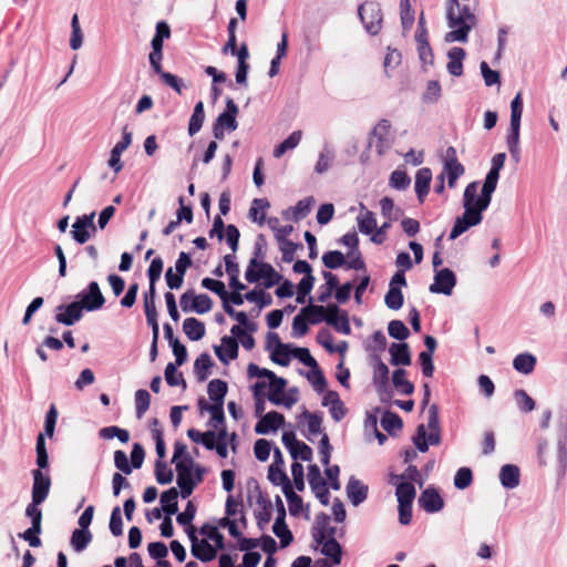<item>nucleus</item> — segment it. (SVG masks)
<instances>
[{"label": "nucleus", "instance_id": "1", "mask_svg": "<svg viewBox=\"0 0 567 567\" xmlns=\"http://www.w3.org/2000/svg\"><path fill=\"white\" fill-rule=\"evenodd\" d=\"M497 184L485 177L481 195H478V183H470L463 194L464 213L455 219L454 226L450 233V239H456L468 228L481 224L483 212L488 207L492 200V194Z\"/></svg>", "mask_w": 567, "mask_h": 567}, {"label": "nucleus", "instance_id": "2", "mask_svg": "<svg viewBox=\"0 0 567 567\" xmlns=\"http://www.w3.org/2000/svg\"><path fill=\"white\" fill-rule=\"evenodd\" d=\"M456 10H460V2L457 0H447L446 19L452 31L446 33L445 41L467 42L468 33L474 24L466 20L464 16L457 13Z\"/></svg>", "mask_w": 567, "mask_h": 567}, {"label": "nucleus", "instance_id": "3", "mask_svg": "<svg viewBox=\"0 0 567 567\" xmlns=\"http://www.w3.org/2000/svg\"><path fill=\"white\" fill-rule=\"evenodd\" d=\"M245 278L249 284L258 282L264 279V286L266 288H271L282 279L281 275H279L270 264L256 259H250L245 272Z\"/></svg>", "mask_w": 567, "mask_h": 567}, {"label": "nucleus", "instance_id": "4", "mask_svg": "<svg viewBox=\"0 0 567 567\" xmlns=\"http://www.w3.org/2000/svg\"><path fill=\"white\" fill-rule=\"evenodd\" d=\"M239 110L233 99L226 100V110L218 115L214 125L213 134L216 140H223L225 136V128L228 131H235L237 128L236 116Z\"/></svg>", "mask_w": 567, "mask_h": 567}, {"label": "nucleus", "instance_id": "5", "mask_svg": "<svg viewBox=\"0 0 567 567\" xmlns=\"http://www.w3.org/2000/svg\"><path fill=\"white\" fill-rule=\"evenodd\" d=\"M391 124L388 120L382 118L378 122L371 132L369 145L374 147L377 153L382 155L390 146Z\"/></svg>", "mask_w": 567, "mask_h": 567}, {"label": "nucleus", "instance_id": "6", "mask_svg": "<svg viewBox=\"0 0 567 567\" xmlns=\"http://www.w3.org/2000/svg\"><path fill=\"white\" fill-rule=\"evenodd\" d=\"M358 13L367 32L375 35L381 31L382 13L380 9H377L374 6L365 7L361 4Z\"/></svg>", "mask_w": 567, "mask_h": 567}, {"label": "nucleus", "instance_id": "7", "mask_svg": "<svg viewBox=\"0 0 567 567\" xmlns=\"http://www.w3.org/2000/svg\"><path fill=\"white\" fill-rule=\"evenodd\" d=\"M456 285V277L449 268H443L436 271L434 282L430 286V291L433 293H444L450 296Z\"/></svg>", "mask_w": 567, "mask_h": 567}, {"label": "nucleus", "instance_id": "8", "mask_svg": "<svg viewBox=\"0 0 567 567\" xmlns=\"http://www.w3.org/2000/svg\"><path fill=\"white\" fill-rule=\"evenodd\" d=\"M324 321L328 324H331L340 333L347 336L351 333L349 318L346 312L340 315V309L337 305L331 303L327 306V316L324 317Z\"/></svg>", "mask_w": 567, "mask_h": 567}, {"label": "nucleus", "instance_id": "9", "mask_svg": "<svg viewBox=\"0 0 567 567\" xmlns=\"http://www.w3.org/2000/svg\"><path fill=\"white\" fill-rule=\"evenodd\" d=\"M41 470L39 467L32 471V501L43 503L50 492L51 478L49 475L43 474Z\"/></svg>", "mask_w": 567, "mask_h": 567}, {"label": "nucleus", "instance_id": "10", "mask_svg": "<svg viewBox=\"0 0 567 567\" xmlns=\"http://www.w3.org/2000/svg\"><path fill=\"white\" fill-rule=\"evenodd\" d=\"M419 506L426 513H436L444 507V499L434 487L425 488L419 497Z\"/></svg>", "mask_w": 567, "mask_h": 567}, {"label": "nucleus", "instance_id": "11", "mask_svg": "<svg viewBox=\"0 0 567 567\" xmlns=\"http://www.w3.org/2000/svg\"><path fill=\"white\" fill-rule=\"evenodd\" d=\"M80 302L83 305V309H86L87 311H94L103 307L105 298L96 281L89 284L87 292L82 295Z\"/></svg>", "mask_w": 567, "mask_h": 567}, {"label": "nucleus", "instance_id": "12", "mask_svg": "<svg viewBox=\"0 0 567 567\" xmlns=\"http://www.w3.org/2000/svg\"><path fill=\"white\" fill-rule=\"evenodd\" d=\"M58 310L55 320L59 323L72 326L82 318L83 305L79 301H73L68 306H59Z\"/></svg>", "mask_w": 567, "mask_h": 567}, {"label": "nucleus", "instance_id": "13", "mask_svg": "<svg viewBox=\"0 0 567 567\" xmlns=\"http://www.w3.org/2000/svg\"><path fill=\"white\" fill-rule=\"evenodd\" d=\"M336 527L330 526V516L326 513H319L316 516L315 525L312 527V537L316 543L324 540V538L333 537Z\"/></svg>", "mask_w": 567, "mask_h": 567}, {"label": "nucleus", "instance_id": "14", "mask_svg": "<svg viewBox=\"0 0 567 567\" xmlns=\"http://www.w3.org/2000/svg\"><path fill=\"white\" fill-rule=\"evenodd\" d=\"M268 339H275L276 348L272 350L270 354V359L276 364L281 367H287L290 363L291 350L290 346L282 343L278 333L268 332Z\"/></svg>", "mask_w": 567, "mask_h": 567}, {"label": "nucleus", "instance_id": "15", "mask_svg": "<svg viewBox=\"0 0 567 567\" xmlns=\"http://www.w3.org/2000/svg\"><path fill=\"white\" fill-rule=\"evenodd\" d=\"M285 423L282 414L276 411L268 412L257 422L255 432L257 434H267L270 431H277Z\"/></svg>", "mask_w": 567, "mask_h": 567}, {"label": "nucleus", "instance_id": "16", "mask_svg": "<svg viewBox=\"0 0 567 567\" xmlns=\"http://www.w3.org/2000/svg\"><path fill=\"white\" fill-rule=\"evenodd\" d=\"M221 344L225 347L226 353H224L220 346H215L214 351L217 358L223 362L227 363L229 360H235L238 357V342L236 338L225 336L221 338Z\"/></svg>", "mask_w": 567, "mask_h": 567}, {"label": "nucleus", "instance_id": "17", "mask_svg": "<svg viewBox=\"0 0 567 567\" xmlns=\"http://www.w3.org/2000/svg\"><path fill=\"white\" fill-rule=\"evenodd\" d=\"M368 486L361 481L351 477L347 484V495L352 505L358 506L367 499Z\"/></svg>", "mask_w": 567, "mask_h": 567}, {"label": "nucleus", "instance_id": "18", "mask_svg": "<svg viewBox=\"0 0 567 567\" xmlns=\"http://www.w3.org/2000/svg\"><path fill=\"white\" fill-rule=\"evenodd\" d=\"M431 181L432 172L430 168L423 167L416 172L414 187L420 203H423L424 198L429 194Z\"/></svg>", "mask_w": 567, "mask_h": 567}, {"label": "nucleus", "instance_id": "19", "mask_svg": "<svg viewBox=\"0 0 567 567\" xmlns=\"http://www.w3.org/2000/svg\"><path fill=\"white\" fill-rule=\"evenodd\" d=\"M193 467L194 460L189 455H186L183 460L176 462L177 485L197 484V482H194L192 473Z\"/></svg>", "mask_w": 567, "mask_h": 567}, {"label": "nucleus", "instance_id": "20", "mask_svg": "<svg viewBox=\"0 0 567 567\" xmlns=\"http://www.w3.org/2000/svg\"><path fill=\"white\" fill-rule=\"evenodd\" d=\"M389 352L391 354V363L393 365L411 364V352L408 343H392L389 348Z\"/></svg>", "mask_w": 567, "mask_h": 567}, {"label": "nucleus", "instance_id": "21", "mask_svg": "<svg viewBox=\"0 0 567 567\" xmlns=\"http://www.w3.org/2000/svg\"><path fill=\"white\" fill-rule=\"evenodd\" d=\"M317 544L321 545V553L332 561V565H340L342 559V548L336 540L334 536L324 538V540Z\"/></svg>", "mask_w": 567, "mask_h": 567}, {"label": "nucleus", "instance_id": "22", "mask_svg": "<svg viewBox=\"0 0 567 567\" xmlns=\"http://www.w3.org/2000/svg\"><path fill=\"white\" fill-rule=\"evenodd\" d=\"M447 71L454 76L463 74V60L466 55L464 49L454 47L449 51Z\"/></svg>", "mask_w": 567, "mask_h": 567}, {"label": "nucleus", "instance_id": "23", "mask_svg": "<svg viewBox=\"0 0 567 567\" xmlns=\"http://www.w3.org/2000/svg\"><path fill=\"white\" fill-rule=\"evenodd\" d=\"M427 427L430 430L429 442L432 445H437L441 441L439 408L432 404L429 409Z\"/></svg>", "mask_w": 567, "mask_h": 567}, {"label": "nucleus", "instance_id": "24", "mask_svg": "<svg viewBox=\"0 0 567 567\" xmlns=\"http://www.w3.org/2000/svg\"><path fill=\"white\" fill-rule=\"evenodd\" d=\"M217 549L208 543L207 539H202L197 544L192 545V554L202 561H210L216 558Z\"/></svg>", "mask_w": 567, "mask_h": 567}, {"label": "nucleus", "instance_id": "25", "mask_svg": "<svg viewBox=\"0 0 567 567\" xmlns=\"http://www.w3.org/2000/svg\"><path fill=\"white\" fill-rule=\"evenodd\" d=\"M183 331L192 341L200 340L206 332L204 322L196 318H186L183 322Z\"/></svg>", "mask_w": 567, "mask_h": 567}, {"label": "nucleus", "instance_id": "26", "mask_svg": "<svg viewBox=\"0 0 567 567\" xmlns=\"http://www.w3.org/2000/svg\"><path fill=\"white\" fill-rule=\"evenodd\" d=\"M214 361L207 352L202 353L194 362V373L199 382L207 380Z\"/></svg>", "mask_w": 567, "mask_h": 567}, {"label": "nucleus", "instance_id": "27", "mask_svg": "<svg viewBox=\"0 0 567 567\" xmlns=\"http://www.w3.org/2000/svg\"><path fill=\"white\" fill-rule=\"evenodd\" d=\"M499 480L506 488L516 487L519 484V468L512 464L504 465L499 472Z\"/></svg>", "mask_w": 567, "mask_h": 567}, {"label": "nucleus", "instance_id": "28", "mask_svg": "<svg viewBox=\"0 0 567 567\" xmlns=\"http://www.w3.org/2000/svg\"><path fill=\"white\" fill-rule=\"evenodd\" d=\"M359 230L362 234L370 235L377 229L375 214L368 210L362 206L360 214L357 217Z\"/></svg>", "mask_w": 567, "mask_h": 567}, {"label": "nucleus", "instance_id": "29", "mask_svg": "<svg viewBox=\"0 0 567 567\" xmlns=\"http://www.w3.org/2000/svg\"><path fill=\"white\" fill-rule=\"evenodd\" d=\"M227 391V382L220 379H214L207 385V393L213 403H224Z\"/></svg>", "mask_w": 567, "mask_h": 567}, {"label": "nucleus", "instance_id": "30", "mask_svg": "<svg viewBox=\"0 0 567 567\" xmlns=\"http://www.w3.org/2000/svg\"><path fill=\"white\" fill-rule=\"evenodd\" d=\"M270 204L266 198H255L251 202L248 216L252 221H257L259 225H264L266 221V209L269 208Z\"/></svg>", "mask_w": 567, "mask_h": 567}, {"label": "nucleus", "instance_id": "31", "mask_svg": "<svg viewBox=\"0 0 567 567\" xmlns=\"http://www.w3.org/2000/svg\"><path fill=\"white\" fill-rule=\"evenodd\" d=\"M187 436L194 442L198 444H203L207 450H214L216 443V432L206 431L200 432L196 429H189L187 431Z\"/></svg>", "mask_w": 567, "mask_h": 567}, {"label": "nucleus", "instance_id": "32", "mask_svg": "<svg viewBox=\"0 0 567 567\" xmlns=\"http://www.w3.org/2000/svg\"><path fill=\"white\" fill-rule=\"evenodd\" d=\"M282 492L287 498L290 515L295 517L299 516L303 509L302 497L295 493L291 484L284 486Z\"/></svg>", "mask_w": 567, "mask_h": 567}, {"label": "nucleus", "instance_id": "33", "mask_svg": "<svg viewBox=\"0 0 567 567\" xmlns=\"http://www.w3.org/2000/svg\"><path fill=\"white\" fill-rule=\"evenodd\" d=\"M178 491L175 487H171L165 491L161 495V503L163 504V512L166 513V516H171L177 513L178 511Z\"/></svg>", "mask_w": 567, "mask_h": 567}, {"label": "nucleus", "instance_id": "34", "mask_svg": "<svg viewBox=\"0 0 567 567\" xmlns=\"http://www.w3.org/2000/svg\"><path fill=\"white\" fill-rule=\"evenodd\" d=\"M394 388L402 394L410 395L414 392V385L406 379L404 369H396L392 375Z\"/></svg>", "mask_w": 567, "mask_h": 567}, {"label": "nucleus", "instance_id": "35", "mask_svg": "<svg viewBox=\"0 0 567 567\" xmlns=\"http://www.w3.org/2000/svg\"><path fill=\"white\" fill-rule=\"evenodd\" d=\"M536 358L530 353L517 354L513 360V367L523 374H529L534 371Z\"/></svg>", "mask_w": 567, "mask_h": 567}, {"label": "nucleus", "instance_id": "36", "mask_svg": "<svg viewBox=\"0 0 567 567\" xmlns=\"http://www.w3.org/2000/svg\"><path fill=\"white\" fill-rule=\"evenodd\" d=\"M300 313L307 318L310 324H318L324 320L327 316V307L308 305L300 310Z\"/></svg>", "mask_w": 567, "mask_h": 567}, {"label": "nucleus", "instance_id": "37", "mask_svg": "<svg viewBox=\"0 0 567 567\" xmlns=\"http://www.w3.org/2000/svg\"><path fill=\"white\" fill-rule=\"evenodd\" d=\"M286 385V379L281 377H277L275 374V378L269 379L268 400L271 403L279 405V398H281V395L284 394Z\"/></svg>", "mask_w": 567, "mask_h": 567}, {"label": "nucleus", "instance_id": "38", "mask_svg": "<svg viewBox=\"0 0 567 567\" xmlns=\"http://www.w3.org/2000/svg\"><path fill=\"white\" fill-rule=\"evenodd\" d=\"M274 534L280 539L281 547H287L293 540L292 533L288 528L285 519L277 517L272 526Z\"/></svg>", "mask_w": 567, "mask_h": 567}, {"label": "nucleus", "instance_id": "39", "mask_svg": "<svg viewBox=\"0 0 567 567\" xmlns=\"http://www.w3.org/2000/svg\"><path fill=\"white\" fill-rule=\"evenodd\" d=\"M301 131L292 132L284 142L275 147L274 156L280 158L287 151L297 147L301 141Z\"/></svg>", "mask_w": 567, "mask_h": 567}, {"label": "nucleus", "instance_id": "40", "mask_svg": "<svg viewBox=\"0 0 567 567\" xmlns=\"http://www.w3.org/2000/svg\"><path fill=\"white\" fill-rule=\"evenodd\" d=\"M205 120V112H204V103L202 101L197 102L194 112L190 116L189 124H188V133L190 136L198 133L203 126Z\"/></svg>", "mask_w": 567, "mask_h": 567}, {"label": "nucleus", "instance_id": "41", "mask_svg": "<svg viewBox=\"0 0 567 567\" xmlns=\"http://www.w3.org/2000/svg\"><path fill=\"white\" fill-rule=\"evenodd\" d=\"M400 18L403 31L409 32L414 23V10L411 1L400 0Z\"/></svg>", "mask_w": 567, "mask_h": 567}, {"label": "nucleus", "instance_id": "42", "mask_svg": "<svg viewBox=\"0 0 567 567\" xmlns=\"http://www.w3.org/2000/svg\"><path fill=\"white\" fill-rule=\"evenodd\" d=\"M381 426L389 434H394L402 430L403 422L396 413L386 411L381 417Z\"/></svg>", "mask_w": 567, "mask_h": 567}, {"label": "nucleus", "instance_id": "43", "mask_svg": "<svg viewBox=\"0 0 567 567\" xmlns=\"http://www.w3.org/2000/svg\"><path fill=\"white\" fill-rule=\"evenodd\" d=\"M151 434L155 441L156 454L158 456V460L164 461L165 455H166V447H165V442H164V437H163V431L159 427V421L157 419H154L152 421Z\"/></svg>", "mask_w": 567, "mask_h": 567}, {"label": "nucleus", "instance_id": "44", "mask_svg": "<svg viewBox=\"0 0 567 567\" xmlns=\"http://www.w3.org/2000/svg\"><path fill=\"white\" fill-rule=\"evenodd\" d=\"M199 533L204 536H206L208 539L213 540L215 543V548L223 549L225 547V539L223 534L218 530L217 526H214L209 523H205L200 529Z\"/></svg>", "mask_w": 567, "mask_h": 567}, {"label": "nucleus", "instance_id": "45", "mask_svg": "<svg viewBox=\"0 0 567 567\" xmlns=\"http://www.w3.org/2000/svg\"><path fill=\"white\" fill-rule=\"evenodd\" d=\"M465 172L464 166L458 162L453 163H444L443 175L446 174L449 187H455L456 181L460 176H462Z\"/></svg>", "mask_w": 567, "mask_h": 567}, {"label": "nucleus", "instance_id": "46", "mask_svg": "<svg viewBox=\"0 0 567 567\" xmlns=\"http://www.w3.org/2000/svg\"><path fill=\"white\" fill-rule=\"evenodd\" d=\"M92 540V533L89 529H75L72 533L71 544L76 551H82Z\"/></svg>", "mask_w": 567, "mask_h": 567}, {"label": "nucleus", "instance_id": "47", "mask_svg": "<svg viewBox=\"0 0 567 567\" xmlns=\"http://www.w3.org/2000/svg\"><path fill=\"white\" fill-rule=\"evenodd\" d=\"M395 495L399 503L412 504L415 497L414 485L410 482L398 484Z\"/></svg>", "mask_w": 567, "mask_h": 567}, {"label": "nucleus", "instance_id": "48", "mask_svg": "<svg viewBox=\"0 0 567 567\" xmlns=\"http://www.w3.org/2000/svg\"><path fill=\"white\" fill-rule=\"evenodd\" d=\"M403 293L400 287L389 286V290L384 297V302L388 308L399 310L403 306Z\"/></svg>", "mask_w": 567, "mask_h": 567}, {"label": "nucleus", "instance_id": "49", "mask_svg": "<svg viewBox=\"0 0 567 567\" xmlns=\"http://www.w3.org/2000/svg\"><path fill=\"white\" fill-rule=\"evenodd\" d=\"M165 380L169 386L182 385L183 389L187 386L183 373L178 372L176 365L172 362L165 368Z\"/></svg>", "mask_w": 567, "mask_h": 567}, {"label": "nucleus", "instance_id": "50", "mask_svg": "<svg viewBox=\"0 0 567 567\" xmlns=\"http://www.w3.org/2000/svg\"><path fill=\"white\" fill-rule=\"evenodd\" d=\"M155 477L157 483L162 485L169 484L173 481V471L166 462L161 460L155 462Z\"/></svg>", "mask_w": 567, "mask_h": 567}, {"label": "nucleus", "instance_id": "51", "mask_svg": "<svg viewBox=\"0 0 567 567\" xmlns=\"http://www.w3.org/2000/svg\"><path fill=\"white\" fill-rule=\"evenodd\" d=\"M322 262L329 269H337L346 264V259L341 251L330 250L323 254Z\"/></svg>", "mask_w": 567, "mask_h": 567}, {"label": "nucleus", "instance_id": "52", "mask_svg": "<svg viewBox=\"0 0 567 567\" xmlns=\"http://www.w3.org/2000/svg\"><path fill=\"white\" fill-rule=\"evenodd\" d=\"M71 29H72V32H71V38H70V47L72 50H78L82 47L83 33H82L81 25L79 22V17L76 13L73 14V17H72Z\"/></svg>", "mask_w": 567, "mask_h": 567}, {"label": "nucleus", "instance_id": "53", "mask_svg": "<svg viewBox=\"0 0 567 567\" xmlns=\"http://www.w3.org/2000/svg\"><path fill=\"white\" fill-rule=\"evenodd\" d=\"M224 311L231 318L236 319L239 324L244 326L248 331L254 332L256 330V323L248 320L246 312L236 311L230 305H225Z\"/></svg>", "mask_w": 567, "mask_h": 567}, {"label": "nucleus", "instance_id": "54", "mask_svg": "<svg viewBox=\"0 0 567 567\" xmlns=\"http://www.w3.org/2000/svg\"><path fill=\"white\" fill-rule=\"evenodd\" d=\"M213 307L212 298L206 293L195 295L192 303V311H196L197 313H206L210 311Z\"/></svg>", "mask_w": 567, "mask_h": 567}, {"label": "nucleus", "instance_id": "55", "mask_svg": "<svg viewBox=\"0 0 567 567\" xmlns=\"http://www.w3.org/2000/svg\"><path fill=\"white\" fill-rule=\"evenodd\" d=\"M316 278L313 276H305L298 284L297 287V302L305 303L307 295L313 288Z\"/></svg>", "mask_w": 567, "mask_h": 567}, {"label": "nucleus", "instance_id": "56", "mask_svg": "<svg viewBox=\"0 0 567 567\" xmlns=\"http://www.w3.org/2000/svg\"><path fill=\"white\" fill-rule=\"evenodd\" d=\"M37 465L40 468H45L49 465V456L45 447L44 434L40 433L37 437Z\"/></svg>", "mask_w": 567, "mask_h": 567}, {"label": "nucleus", "instance_id": "57", "mask_svg": "<svg viewBox=\"0 0 567 567\" xmlns=\"http://www.w3.org/2000/svg\"><path fill=\"white\" fill-rule=\"evenodd\" d=\"M268 480L274 484V485H282L286 486L288 484H291L290 483V480L289 477L287 476L286 472L284 471V468L281 466H277V465H270L269 466V470H268Z\"/></svg>", "mask_w": 567, "mask_h": 567}, {"label": "nucleus", "instance_id": "58", "mask_svg": "<svg viewBox=\"0 0 567 567\" xmlns=\"http://www.w3.org/2000/svg\"><path fill=\"white\" fill-rule=\"evenodd\" d=\"M151 395L146 390H137L135 392V408L137 417H142L148 410Z\"/></svg>", "mask_w": 567, "mask_h": 567}, {"label": "nucleus", "instance_id": "59", "mask_svg": "<svg viewBox=\"0 0 567 567\" xmlns=\"http://www.w3.org/2000/svg\"><path fill=\"white\" fill-rule=\"evenodd\" d=\"M473 482V473L468 467H461L454 476V485L458 489L467 488Z\"/></svg>", "mask_w": 567, "mask_h": 567}, {"label": "nucleus", "instance_id": "60", "mask_svg": "<svg viewBox=\"0 0 567 567\" xmlns=\"http://www.w3.org/2000/svg\"><path fill=\"white\" fill-rule=\"evenodd\" d=\"M516 403L520 411L523 412H530L535 409V401L532 396L528 395V393L523 390H516L514 393Z\"/></svg>", "mask_w": 567, "mask_h": 567}, {"label": "nucleus", "instance_id": "61", "mask_svg": "<svg viewBox=\"0 0 567 567\" xmlns=\"http://www.w3.org/2000/svg\"><path fill=\"white\" fill-rule=\"evenodd\" d=\"M289 453L295 461L301 460L309 462L312 460V449L302 441H299L293 449H290Z\"/></svg>", "mask_w": 567, "mask_h": 567}, {"label": "nucleus", "instance_id": "62", "mask_svg": "<svg viewBox=\"0 0 567 567\" xmlns=\"http://www.w3.org/2000/svg\"><path fill=\"white\" fill-rule=\"evenodd\" d=\"M310 488L322 505H329L330 492L327 487V482L324 481V478L313 484H310Z\"/></svg>", "mask_w": 567, "mask_h": 567}, {"label": "nucleus", "instance_id": "63", "mask_svg": "<svg viewBox=\"0 0 567 567\" xmlns=\"http://www.w3.org/2000/svg\"><path fill=\"white\" fill-rule=\"evenodd\" d=\"M246 300L250 302H257L259 308H264L270 306L272 303V298L269 293L264 290L254 289L245 295Z\"/></svg>", "mask_w": 567, "mask_h": 567}, {"label": "nucleus", "instance_id": "64", "mask_svg": "<svg viewBox=\"0 0 567 567\" xmlns=\"http://www.w3.org/2000/svg\"><path fill=\"white\" fill-rule=\"evenodd\" d=\"M389 334L398 340H405L410 336V331L401 320H392L388 327Z\"/></svg>", "mask_w": 567, "mask_h": 567}]
</instances>
